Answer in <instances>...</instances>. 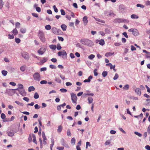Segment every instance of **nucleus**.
<instances>
[{"instance_id": "41", "label": "nucleus", "mask_w": 150, "mask_h": 150, "mask_svg": "<svg viewBox=\"0 0 150 150\" xmlns=\"http://www.w3.org/2000/svg\"><path fill=\"white\" fill-rule=\"evenodd\" d=\"M71 143L73 145H74L75 143V139L74 138H73L71 139Z\"/></svg>"}, {"instance_id": "40", "label": "nucleus", "mask_w": 150, "mask_h": 150, "mask_svg": "<svg viewBox=\"0 0 150 150\" xmlns=\"http://www.w3.org/2000/svg\"><path fill=\"white\" fill-rule=\"evenodd\" d=\"M39 97V96L38 94V93L37 92H36L34 95V98L35 99H38Z\"/></svg>"}, {"instance_id": "17", "label": "nucleus", "mask_w": 150, "mask_h": 150, "mask_svg": "<svg viewBox=\"0 0 150 150\" xmlns=\"http://www.w3.org/2000/svg\"><path fill=\"white\" fill-rule=\"evenodd\" d=\"M18 85L19 86L18 88L16 89H14V90H19L20 89H23V86L22 84L21 83H19L18 84Z\"/></svg>"}, {"instance_id": "8", "label": "nucleus", "mask_w": 150, "mask_h": 150, "mask_svg": "<svg viewBox=\"0 0 150 150\" xmlns=\"http://www.w3.org/2000/svg\"><path fill=\"white\" fill-rule=\"evenodd\" d=\"M57 54L58 56L62 55L66 57L67 56V53L64 50H62V51H59L58 52Z\"/></svg>"}, {"instance_id": "22", "label": "nucleus", "mask_w": 150, "mask_h": 150, "mask_svg": "<svg viewBox=\"0 0 150 150\" xmlns=\"http://www.w3.org/2000/svg\"><path fill=\"white\" fill-rule=\"evenodd\" d=\"M88 103L90 104L92 103L93 99L92 97H89L88 98Z\"/></svg>"}, {"instance_id": "6", "label": "nucleus", "mask_w": 150, "mask_h": 150, "mask_svg": "<svg viewBox=\"0 0 150 150\" xmlns=\"http://www.w3.org/2000/svg\"><path fill=\"white\" fill-rule=\"evenodd\" d=\"M21 56L25 59L28 60L29 58V56L28 54L26 52H23L21 53Z\"/></svg>"}, {"instance_id": "2", "label": "nucleus", "mask_w": 150, "mask_h": 150, "mask_svg": "<svg viewBox=\"0 0 150 150\" xmlns=\"http://www.w3.org/2000/svg\"><path fill=\"white\" fill-rule=\"evenodd\" d=\"M38 36L42 42H44L45 41L44 33L43 32L40 31L38 33Z\"/></svg>"}, {"instance_id": "25", "label": "nucleus", "mask_w": 150, "mask_h": 150, "mask_svg": "<svg viewBox=\"0 0 150 150\" xmlns=\"http://www.w3.org/2000/svg\"><path fill=\"white\" fill-rule=\"evenodd\" d=\"M95 20L97 21H98V22H101V23H105V21L99 19V18H95Z\"/></svg>"}, {"instance_id": "31", "label": "nucleus", "mask_w": 150, "mask_h": 150, "mask_svg": "<svg viewBox=\"0 0 150 150\" xmlns=\"http://www.w3.org/2000/svg\"><path fill=\"white\" fill-rule=\"evenodd\" d=\"M95 57V56L93 54L90 55L88 57V58L91 60H92Z\"/></svg>"}, {"instance_id": "29", "label": "nucleus", "mask_w": 150, "mask_h": 150, "mask_svg": "<svg viewBox=\"0 0 150 150\" xmlns=\"http://www.w3.org/2000/svg\"><path fill=\"white\" fill-rule=\"evenodd\" d=\"M102 75L103 77H105L108 75V72L106 71H104L103 72Z\"/></svg>"}, {"instance_id": "43", "label": "nucleus", "mask_w": 150, "mask_h": 150, "mask_svg": "<svg viewBox=\"0 0 150 150\" xmlns=\"http://www.w3.org/2000/svg\"><path fill=\"white\" fill-rule=\"evenodd\" d=\"M105 32L106 33L109 34L110 33V29L106 28L105 29Z\"/></svg>"}, {"instance_id": "62", "label": "nucleus", "mask_w": 150, "mask_h": 150, "mask_svg": "<svg viewBox=\"0 0 150 150\" xmlns=\"http://www.w3.org/2000/svg\"><path fill=\"white\" fill-rule=\"evenodd\" d=\"M53 8L54 9V11L56 13H57L58 12V9L56 7V6L55 5H54L53 6Z\"/></svg>"}, {"instance_id": "9", "label": "nucleus", "mask_w": 150, "mask_h": 150, "mask_svg": "<svg viewBox=\"0 0 150 150\" xmlns=\"http://www.w3.org/2000/svg\"><path fill=\"white\" fill-rule=\"evenodd\" d=\"M13 90H14L7 89L6 90L5 93L8 94L9 96H12L14 93V92L13 91Z\"/></svg>"}, {"instance_id": "57", "label": "nucleus", "mask_w": 150, "mask_h": 150, "mask_svg": "<svg viewBox=\"0 0 150 150\" xmlns=\"http://www.w3.org/2000/svg\"><path fill=\"white\" fill-rule=\"evenodd\" d=\"M36 10L38 12H40L41 11V8L39 7H36Z\"/></svg>"}, {"instance_id": "64", "label": "nucleus", "mask_w": 150, "mask_h": 150, "mask_svg": "<svg viewBox=\"0 0 150 150\" xmlns=\"http://www.w3.org/2000/svg\"><path fill=\"white\" fill-rule=\"evenodd\" d=\"M23 99L26 101V102H28L29 100V99L27 97H25L23 98Z\"/></svg>"}, {"instance_id": "20", "label": "nucleus", "mask_w": 150, "mask_h": 150, "mask_svg": "<svg viewBox=\"0 0 150 150\" xmlns=\"http://www.w3.org/2000/svg\"><path fill=\"white\" fill-rule=\"evenodd\" d=\"M61 27L63 31H65L67 29V26L64 24H62L61 25Z\"/></svg>"}, {"instance_id": "7", "label": "nucleus", "mask_w": 150, "mask_h": 150, "mask_svg": "<svg viewBox=\"0 0 150 150\" xmlns=\"http://www.w3.org/2000/svg\"><path fill=\"white\" fill-rule=\"evenodd\" d=\"M46 51L45 48L42 47L38 50L37 52L40 55H42Z\"/></svg>"}, {"instance_id": "35", "label": "nucleus", "mask_w": 150, "mask_h": 150, "mask_svg": "<svg viewBox=\"0 0 150 150\" xmlns=\"http://www.w3.org/2000/svg\"><path fill=\"white\" fill-rule=\"evenodd\" d=\"M1 72L2 75L4 76H6L7 74V71L4 70H2Z\"/></svg>"}, {"instance_id": "54", "label": "nucleus", "mask_w": 150, "mask_h": 150, "mask_svg": "<svg viewBox=\"0 0 150 150\" xmlns=\"http://www.w3.org/2000/svg\"><path fill=\"white\" fill-rule=\"evenodd\" d=\"M61 14L62 15H65L66 14L65 12L63 9H62L60 10Z\"/></svg>"}, {"instance_id": "39", "label": "nucleus", "mask_w": 150, "mask_h": 150, "mask_svg": "<svg viewBox=\"0 0 150 150\" xmlns=\"http://www.w3.org/2000/svg\"><path fill=\"white\" fill-rule=\"evenodd\" d=\"M55 80L58 83H60L61 82L60 79L59 78L57 77H55Z\"/></svg>"}, {"instance_id": "63", "label": "nucleus", "mask_w": 150, "mask_h": 150, "mask_svg": "<svg viewBox=\"0 0 150 150\" xmlns=\"http://www.w3.org/2000/svg\"><path fill=\"white\" fill-rule=\"evenodd\" d=\"M76 47L82 48L81 44L79 43H77L76 44Z\"/></svg>"}, {"instance_id": "24", "label": "nucleus", "mask_w": 150, "mask_h": 150, "mask_svg": "<svg viewBox=\"0 0 150 150\" xmlns=\"http://www.w3.org/2000/svg\"><path fill=\"white\" fill-rule=\"evenodd\" d=\"M35 90V88L33 86H31L28 88V91L29 92H30L31 91H34Z\"/></svg>"}, {"instance_id": "46", "label": "nucleus", "mask_w": 150, "mask_h": 150, "mask_svg": "<svg viewBox=\"0 0 150 150\" xmlns=\"http://www.w3.org/2000/svg\"><path fill=\"white\" fill-rule=\"evenodd\" d=\"M97 69H95L93 71V73L95 76H96L98 75V73L97 72Z\"/></svg>"}, {"instance_id": "56", "label": "nucleus", "mask_w": 150, "mask_h": 150, "mask_svg": "<svg viewBox=\"0 0 150 150\" xmlns=\"http://www.w3.org/2000/svg\"><path fill=\"white\" fill-rule=\"evenodd\" d=\"M60 91L62 93H65L67 91V90L65 88H61Z\"/></svg>"}, {"instance_id": "10", "label": "nucleus", "mask_w": 150, "mask_h": 150, "mask_svg": "<svg viewBox=\"0 0 150 150\" xmlns=\"http://www.w3.org/2000/svg\"><path fill=\"white\" fill-rule=\"evenodd\" d=\"M20 93L23 96H25L26 95V93L24 89H21L18 90Z\"/></svg>"}, {"instance_id": "52", "label": "nucleus", "mask_w": 150, "mask_h": 150, "mask_svg": "<svg viewBox=\"0 0 150 150\" xmlns=\"http://www.w3.org/2000/svg\"><path fill=\"white\" fill-rule=\"evenodd\" d=\"M47 83V82L46 80H42L40 82V83L42 84H46Z\"/></svg>"}, {"instance_id": "15", "label": "nucleus", "mask_w": 150, "mask_h": 150, "mask_svg": "<svg viewBox=\"0 0 150 150\" xmlns=\"http://www.w3.org/2000/svg\"><path fill=\"white\" fill-rule=\"evenodd\" d=\"M119 8L120 9V12L123 13L124 12V10L125 9V7L123 5H120L119 7Z\"/></svg>"}, {"instance_id": "27", "label": "nucleus", "mask_w": 150, "mask_h": 150, "mask_svg": "<svg viewBox=\"0 0 150 150\" xmlns=\"http://www.w3.org/2000/svg\"><path fill=\"white\" fill-rule=\"evenodd\" d=\"M50 48L53 50H55L56 48V46L55 45H51L49 46Z\"/></svg>"}, {"instance_id": "23", "label": "nucleus", "mask_w": 150, "mask_h": 150, "mask_svg": "<svg viewBox=\"0 0 150 150\" xmlns=\"http://www.w3.org/2000/svg\"><path fill=\"white\" fill-rule=\"evenodd\" d=\"M114 52H113V53H111V52H107L105 54V55L106 57L110 56L112 55H113L114 54Z\"/></svg>"}, {"instance_id": "26", "label": "nucleus", "mask_w": 150, "mask_h": 150, "mask_svg": "<svg viewBox=\"0 0 150 150\" xmlns=\"http://www.w3.org/2000/svg\"><path fill=\"white\" fill-rule=\"evenodd\" d=\"M32 137L33 138V142L35 143V144H37V142L36 140V137L35 135L33 134L32 135Z\"/></svg>"}, {"instance_id": "34", "label": "nucleus", "mask_w": 150, "mask_h": 150, "mask_svg": "<svg viewBox=\"0 0 150 150\" xmlns=\"http://www.w3.org/2000/svg\"><path fill=\"white\" fill-rule=\"evenodd\" d=\"M86 41V39H81L80 42L82 44L85 45Z\"/></svg>"}, {"instance_id": "60", "label": "nucleus", "mask_w": 150, "mask_h": 150, "mask_svg": "<svg viewBox=\"0 0 150 150\" xmlns=\"http://www.w3.org/2000/svg\"><path fill=\"white\" fill-rule=\"evenodd\" d=\"M57 49L58 50H59L61 49L62 47L61 46L60 44H57Z\"/></svg>"}, {"instance_id": "18", "label": "nucleus", "mask_w": 150, "mask_h": 150, "mask_svg": "<svg viewBox=\"0 0 150 150\" xmlns=\"http://www.w3.org/2000/svg\"><path fill=\"white\" fill-rule=\"evenodd\" d=\"M93 78V76H90L88 77L87 79H85L83 81L84 82H89L91 81V79H92Z\"/></svg>"}, {"instance_id": "11", "label": "nucleus", "mask_w": 150, "mask_h": 150, "mask_svg": "<svg viewBox=\"0 0 150 150\" xmlns=\"http://www.w3.org/2000/svg\"><path fill=\"white\" fill-rule=\"evenodd\" d=\"M89 47H91L92 45V42L88 39H86V41L85 45Z\"/></svg>"}, {"instance_id": "32", "label": "nucleus", "mask_w": 150, "mask_h": 150, "mask_svg": "<svg viewBox=\"0 0 150 150\" xmlns=\"http://www.w3.org/2000/svg\"><path fill=\"white\" fill-rule=\"evenodd\" d=\"M13 33L14 34V35H16L17 34L18 32V31L17 30L16 28H15L14 29L13 31H12Z\"/></svg>"}, {"instance_id": "4", "label": "nucleus", "mask_w": 150, "mask_h": 150, "mask_svg": "<svg viewBox=\"0 0 150 150\" xmlns=\"http://www.w3.org/2000/svg\"><path fill=\"white\" fill-rule=\"evenodd\" d=\"M33 77L35 80L40 81L41 79L40 75L38 72H36L34 74Z\"/></svg>"}, {"instance_id": "16", "label": "nucleus", "mask_w": 150, "mask_h": 150, "mask_svg": "<svg viewBox=\"0 0 150 150\" xmlns=\"http://www.w3.org/2000/svg\"><path fill=\"white\" fill-rule=\"evenodd\" d=\"M98 42H99V44L101 45H103L105 44V42L103 39H102L100 40H96V43H98Z\"/></svg>"}, {"instance_id": "12", "label": "nucleus", "mask_w": 150, "mask_h": 150, "mask_svg": "<svg viewBox=\"0 0 150 150\" xmlns=\"http://www.w3.org/2000/svg\"><path fill=\"white\" fill-rule=\"evenodd\" d=\"M7 133L8 134V135L10 137H12L14 135V132L13 130H10V131H7Z\"/></svg>"}, {"instance_id": "61", "label": "nucleus", "mask_w": 150, "mask_h": 150, "mask_svg": "<svg viewBox=\"0 0 150 150\" xmlns=\"http://www.w3.org/2000/svg\"><path fill=\"white\" fill-rule=\"evenodd\" d=\"M122 34L126 38H128V35H127V34L126 32H124Z\"/></svg>"}, {"instance_id": "47", "label": "nucleus", "mask_w": 150, "mask_h": 150, "mask_svg": "<svg viewBox=\"0 0 150 150\" xmlns=\"http://www.w3.org/2000/svg\"><path fill=\"white\" fill-rule=\"evenodd\" d=\"M15 42L17 43H19L21 42L20 39L18 38H16L15 39Z\"/></svg>"}, {"instance_id": "50", "label": "nucleus", "mask_w": 150, "mask_h": 150, "mask_svg": "<svg viewBox=\"0 0 150 150\" xmlns=\"http://www.w3.org/2000/svg\"><path fill=\"white\" fill-rule=\"evenodd\" d=\"M52 69H56V67L53 65L50 64L49 66Z\"/></svg>"}, {"instance_id": "13", "label": "nucleus", "mask_w": 150, "mask_h": 150, "mask_svg": "<svg viewBox=\"0 0 150 150\" xmlns=\"http://www.w3.org/2000/svg\"><path fill=\"white\" fill-rule=\"evenodd\" d=\"M87 18V17L86 16H84L83 18V24L85 25H86L88 23V20Z\"/></svg>"}, {"instance_id": "19", "label": "nucleus", "mask_w": 150, "mask_h": 150, "mask_svg": "<svg viewBox=\"0 0 150 150\" xmlns=\"http://www.w3.org/2000/svg\"><path fill=\"white\" fill-rule=\"evenodd\" d=\"M52 32L55 34H57L58 33L57 29L55 28L54 27L52 28Z\"/></svg>"}, {"instance_id": "37", "label": "nucleus", "mask_w": 150, "mask_h": 150, "mask_svg": "<svg viewBox=\"0 0 150 150\" xmlns=\"http://www.w3.org/2000/svg\"><path fill=\"white\" fill-rule=\"evenodd\" d=\"M62 130V127L61 126H59L58 127L57 131L58 132L60 133Z\"/></svg>"}, {"instance_id": "28", "label": "nucleus", "mask_w": 150, "mask_h": 150, "mask_svg": "<svg viewBox=\"0 0 150 150\" xmlns=\"http://www.w3.org/2000/svg\"><path fill=\"white\" fill-rule=\"evenodd\" d=\"M26 29L25 28H22L20 29V31L23 33H25L26 32Z\"/></svg>"}, {"instance_id": "5", "label": "nucleus", "mask_w": 150, "mask_h": 150, "mask_svg": "<svg viewBox=\"0 0 150 150\" xmlns=\"http://www.w3.org/2000/svg\"><path fill=\"white\" fill-rule=\"evenodd\" d=\"M71 97L72 102L74 103H76L77 100L76 95L74 93H71Z\"/></svg>"}, {"instance_id": "48", "label": "nucleus", "mask_w": 150, "mask_h": 150, "mask_svg": "<svg viewBox=\"0 0 150 150\" xmlns=\"http://www.w3.org/2000/svg\"><path fill=\"white\" fill-rule=\"evenodd\" d=\"M119 77V75L117 73H116L115 76H114V78H113V79L114 80H116Z\"/></svg>"}, {"instance_id": "36", "label": "nucleus", "mask_w": 150, "mask_h": 150, "mask_svg": "<svg viewBox=\"0 0 150 150\" xmlns=\"http://www.w3.org/2000/svg\"><path fill=\"white\" fill-rule=\"evenodd\" d=\"M20 23L19 22H17L16 23L15 26L16 28H20Z\"/></svg>"}, {"instance_id": "45", "label": "nucleus", "mask_w": 150, "mask_h": 150, "mask_svg": "<svg viewBox=\"0 0 150 150\" xmlns=\"http://www.w3.org/2000/svg\"><path fill=\"white\" fill-rule=\"evenodd\" d=\"M106 66H109V67H110V69H112V67H113V66L111 63H108V64H106Z\"/></svg>"}, {"instance_id": "49", "label": "nucleus", "mask_w": 150, "mask_h": 150, "mask_svg": "<svg viewBox=\"0 0 150 150\" xmlns=\"http://www.w3.org/2000/svg\"><path fill=\"white\" fill-rule=\"evenodd\" d=\"M134 133L136 135L138 136L139 137H141L142 136V134L141 133H140L137 132H136V131L135 132H134Z\"/></svg>"}, {"instance_id": "21", "label": "nucleus", "mask_w": 150, "mask_h": 150, "mask_svg": "<svg viewBox=\"0 0 150 150\" xmlns=\"http://www.w3.org/2000/svg\"><path fill=\"white\" fill-rule=\"evenodd\" d=\"M47 60V58H45V57H44L42 58V59H41L40 60V62L42 64L45 62H46Z\"/></svg>"}, {"instance_id": "30", "label": "nucleus", "mask_w": 150, "mask_h": 150, "mask_svg": "<svg viewBox=\"0 0 150 150\" xmlns=\"http://www.w3.org/2000/svg\"><path fill=\"white\" fill-rule=\"evenodd\" d=\"M26 68V66H23L21 67L20 68V70L22 71H24L25 69Z\"/></svg>"}, {"instance_id": "14", "label": "nucleus", "mask_w": 150, "mask_h": 150, "mask_svg": "<svg viewBox=\"0 0 150 150\" xmlns=\"http://www.w3.org/2000/svg\"><path fill=\"white\" fill-rule=\"evenodd\" d=\"M135 92L137 93V94L139 95L140 96L141 94V90L139 88H136L135 90Z\"/></svg>"}, {"instance_id": "51", "label": "nucleus", "mask_w": 150, "mask_h": 150, "mask_svg": "<svg viewBox=\"0 0 150 150\" xmlns=\"http://www.w3.org/2000/svg\"><path fill=\"white\" fill-rule=\"evenodd\" d=\"M110 140H107L105 143V144L106 145H109L110 143Z\"/></svg>"}, {"instance_id": "59", "label": "nucleus", "mask_w": 150, "mask_h": 150, "mask_svg": "<svg viewBox=\"0 0 150 150\" xmlns=\"http://www.w3.org/2000/svg\"><path fill=\"white\" fill-rule=\"evenodd\" d=\"M1 117L3 119H4L6 118L5 115L3 113H1Z\"/></svg>"}, {"instance_id": "42", "label": "nucleus", "mask_w": 150, "mask_h": 150, "mask_svg": "<svg viewBox=\"0 0 150 150\" xmlns=\"http://www.w3.org/2000/svg\"><path fill=\"white\" fill-rule=\"evenodd\" d=\"M131 17L132 18H138V17L135 14H132L131 16Z\"/></svg>"}, {"instance_id": "55", "label": "nucleus", "mask_w": 150, "mask_h": 150, "mask_svg": "<svg viewBox=\"0 0 150 150\" xmlns=\"http://www.w3.org/2000/svg\"><path fill=\"white\" fill-rule=\"evenodd\" d=\"M35 108L36 109H39L40 108V106L38 104H36L35 105Z\"/></svg>"}, {"instance_id": "58", "label": "nucleus", "mask_w": 150, "mask_h": 150, "mask_svg": "<svg viewBox=\"0 0 150 150\" xmlns=\"http://www.w3.org/2000/svg\"><path fill=\"white\" fill-rule=\"evenodd\" d=\"M137 7H140L142 8H144V5H141L140 4H137Z\"/></svg>"}, {"instance_id": "3", "label": "nucleus", "mask_w": 150, "mask_h": 150, "mask_svg": "<svg viewBox=\"0 0 150 150\" xmlns=\"http://www.w3.org/2000/svg\"><path fill=\"white\" fill-rule=\"evenodd\" d=\"M129 32H132V34L135 36H137L139 35L138 30L135 28H131L128 30Z\"/></svg>"}, {"instance_id": "44", "label": "nucleus", "mask_w": 150, "mask_h": 150, "mask_svg": "<svg viewBox=\"0 0 150 150\" xmlns=\"http://www.w3.org/2000/svg\"><path fill=\"white\" fill-rule=\"evenodd\" d=\"M129 88V86L128 84H127L125 85L123 88V89L125 90H128Z\"/></svg>"}, {"instance_id": "33", "label": "nucleus", "mask_w": 150, "mask_h": 150, "mask_svg": "<svg viewBox=\"0 0 150 150\" xmlns=\"http://www.w3.org/2000/svg\"><path fill=\"white\" fill-rule=\"evenodd\" d=\"M42 137L43 139V140H46L47 138L45 135V133L44 132H42Z\"/></svg>"}, {"instance_id": "38", "label": "nucleus", "mask_w": 150, "mask_h": 150, "mask_svg": "<svg viewBox=\"0 0 150 150\" xmlns=\"http://www.w3.org/2000/svg\"><path fill=\"white\" fill-rule=\"evenodd\" d=\"M45 28L47 30H50L51 29V26L50 25H48L45 26Z\"/></svg>"}, {"instance_id": "1", "label": "nucleus", "mask_w": 150, "mask_h": 150, "mask_svg": "<svg viewBox=\"0 0 150 150\" xmlns=\"http://www.w3.org/2000/svg\"><path fill=\"white\" fill-rule=\"evenodd\" d=\"M113 22L115 23H128L129 21L128 20L125 19L117 18L113 20Z\"/></svg>"}, {"instance_id": "53", "label": "nucleus", "mask_w": 150, "mask_h": 150, "mask_svg": "<svg viewBox=\"0 0 150 150\" xmlns=\"http://www.w3.org/2000/svg\"><path fill=\"white\" fill-rule=\"evenodd\" d=\"M4 3L2 0H0V8H1L3 6Z\"/></svg>"}]
</instances>
